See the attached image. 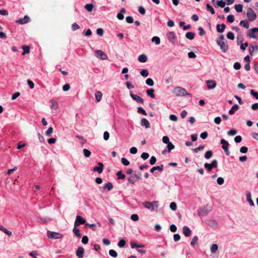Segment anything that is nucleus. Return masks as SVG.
Masks as SVG:
<instances>
[{"label":"nucleus","mask_w":258,"mask_h":258,"mask_svg":"<svg viewBox=\"0 0 258 258\" xmlns=\"http://www.w3.org/2000/svg\"><path fill=\"white\" fill-rule=\"evenodd\" d=\"M198 240V237L197 236H195L192 239L190 242V245L192 247H194L196 244Z\"/></svg>","instance_id":"obj_42"},{"label":"nucleus","mask_w":258,"mask_h":258,"mask_svg":"<svg viewBox=\"0 0 258 258\" xmlns=\"http://www.w3.org/2000/svg\"><path fill=\"white\" fill-rule=\"evenodd\" d=\"M163 168H164V166L163 164H161L160 166L153 167L150 169V172L153 173L155 170H158V171L161 172L163 171Z\"/></svg>","instance_id":"obj_22"},{"label":"nucleus","mask_w":258,"mask_h":258,"mask_svg":"<svg viewBox=\"0 0 258 258\" xmlns=\"http://www.w3.org/2000/svg\"><path fill=\"white\" fill-rule=\"evenodd\" d=\"M234 9L235 11L238 13L242 12L243 6L241 4L236 5L234 6Z\"/></svg>","instance_id":"obj_38"},{"label":"nucleus","mask_w":258,"mask_h":258,"mask_svg":"<svg viewBox=\"0 0 258 258\" xmlns=\"http://www.w3.org/2000/svg\"><path fill=\"white\" fill-rule=\"evenodd\" d=\"M98 166H95L93 168V171H97L98 173L100 174L102 172L103 170L104 165L103 164L99 162L98 163Z\"/></svg>","instance_id":"obj_16"},{"label":"nucleus","mask_w":258,"mask_h":258,"mask_svg":"<svg viewBox=\"0 0 258 258\" xmlns=\"http://www.w3.org/2000/svg\"><path fill=\"white\" fill-rule=\"evenodd\" d=\"M146 84L149 86H153L154 84V83L151 78H148L146 80Z\"/></svg>","instance_id":"obj_45"},{"label":"nucleus","mask_w":258,"mask_h":258,"mask_svg":"<svg viewBox=\"0 0 258 258\" xmlns=\"http://www.w3.org/2000/svg\"><path fill=\"white\" fill-rule=\"evenodd\" d=\"M93 8V5L92 4H86L85 6V9L88 12H91Z\"/></svg>","instance_id":"obj_50"},{"label":"nucleus","mask_w":258,"mask_h":258,"mask_svg":"<svg viewBox=\"0 0 258 258\" xmlns=\"http://www.w3.org/2000/svg\"><path fill=\"white\" fill-rule=\"evenodd\" d=\"M206 8L207 10L210 11L212 14H214L215 13L214 8L209 4H207L206 5Z\"/></svg>","instance_id":"obj_43"},{"label":"nucleus","mask_w":258,"mask_h":258,"mask_svg":"<svg viewBox=\"0 0 258 258\" xmlns=\"http://www.w3.org/2000/svg\"><path fill=\"white\" fill-rule=\"evenodd\" d=\"M121 161L122 164L124 166H128L130 164V162L125 158L122 157L121 159Z\"/></svg>","instance_id":"obj_54"},{"label":"nucleus","mask_w":258,"mask_h":258,"mask_svg":"<svg viewBox=\"0 0 258 258\" xmlns=\"http://www.w3.org/2000/svg\"><path fill=\"white\" fill-rule=\"evenodd\" d=\"M154 92V90L153 89H150L146 91L147 95L150 96L152 98H154L155 97Z\"/></svg>","instance_id":"obj_33"},{"label":"nucleus","mask_w":258,"mask_h":258,"mask_svg":"<svg viewBox=\"0 0 258 258\" xmlns=\"http://www.w3.org/2000/svg\"><path fill=\"white\" fill-rule=\"evenodd\" d=\"M138 60L141 62H145L147 60V56L145 54H141L139 55Z\"/></svg>","instance_id":"obj_32"},{"label":"nucleus","mask_w":258,"mask_h":258,"mask_svg":"<svg viewBox=\"0 0 258 258\" xmlns=\"http://www.w3.org/2000/svg\"><path fill=\"white\" fill-rule=\"evenodd\" d=\"M247 17L250 21H254L256 18V15L252 8H248L247 10Z\"/></svg>","instance_id":"obj_6"},{"label":"nucleus","mask_w":258,"mask_h":258,"mask_svg":"<svg viewBox=\"0 0 258 258\" xmlns=\"http://www.w3.org/2000/svg\"><path fill=\"white\" fill-rule=\"evenodd\" d=\"M47 236L48 238L60 239L63 237L61 233L51 231H47Z\"/></svg>","instance_id":"obj_4"},{"label":"nucleus","mask_w":258,"mask_h":258,"mask_svg":"<svg viewBox=\"0 0 258 258\" xmlns=\"http://www.w3.org/2000/svg\"><path fill=\"white\" fill-rule=\"evenodd\" d=\"M84 252L85 250L83 247H78L76 250V255L78 258H83Z\"/></svg>","instance_id":"obj_15"},{"label":"nucleus","mask_w":258,"mask_h":258,"mask_svg":"<svg viewBox=\"0 0 258 258\" xmlns=\"http://www.w3.org/2000/svg\"><path fill=\"white\" fill-rule=\"evenodd\" d=\"M51 108L54 110H56L58 108V103L57 101L55 100H51Z\"/></svg>","instance_id":"obj_30"},{"label":"nucleus","mask_w":258,"mask_h":258,"mask_svg":"<svg viewBox=\"0 0 258 258\" xmlns=\"http://www.w3.org/2000/svg\"><path fill=\"white\" fill-rule=\"evenodd\" d=\"M195 37V34L192 32H188L185 34V37L190 40L194 39Z\"/></svg>","instance_id":"obj_26"},{"label":"nucleus","mask_w":258,"mask_h":258,"mask_svg":"<svg viewBox=\"0 0 258 258\" xmlns=\"http://www.w3.org/2000/svg\"><path fill=\"white\" fill-rule=\"evenodd\" d=\"M141 125L142 126H145L146 128L150 127L149 122L148 121V120L147 119H146L145 118H143L142 119Z\"/></svg>","instance_id":"obj_25"},{"label":"nucleus","mask_w":258,"mask_h":258,"mask_svg":"<svg viewBox=\"0 0 258 258\" xmlns=\"http://www.w3.org/2000/svg\"><path fill=\"white\" fill-rule=\"evenodd\" d=\"M168 40L172 43L174 44L175 42V33L174 32H169L167 34Z\"/></svg>","instance_id":"obj_13"},{"label":"nucleus","mask_w":258,"mask_h":258,"mask_svg":"<svg viewBox=\"0 0 258 258\" xmlns=\"http://www.w3.org/2000/svg\"><path fill=\"white\" fill-rule=\"evenodd\" d=\"M220 143L222 145V148L224 150L225 154L227 156L230 155V151L229 150L228 147L229 146V143L228 141L225 140V139H221L220 141Z\"/></svg>","instance_id":"obj_5"},{"label":"nucleus","mask_w":258,"mask_h":258,"mask_svg":"<svg viewBox=\"0 0 258 258\" xmlns=\"http://www.w3.org/2000/svg\"><path fill=\"white\" fill-rule=\"evenodd\" d=\"M217 43L220 46L221 49L223 52H226L228 50V46L224 41L217 40Z\"/></svg>","instance_id":"obj_11"},{"label":"nucleus","mask_w":258,"mask_h":258,"mask_svg":"<svg viewBox=\"0 0 258 258\" xmlns=\"http://www.w3.org/2000/svg\"><path fill=\"white\" fill-rule=\"evenodd\" d=\"M103 188L107 189L108 191H110L113 188V185L111 182H108L104 184Z\"/></svg>","instance_id":"obj_29"},{"label":"nucleus","mask_w":258,"mask_h":258,"mask_svg":"<svg viewBox=\"0 0 258 258\" xmlns=\"http://www.w3.org/2000/svg\"><path fill=\"white\" fill-rule=\"evenodd\" d=\"M183 234L186 237H189L191 234V231L190 228L187 226H184L182 227Z\"/></svg>","instance_id":"obj_17"},{"label":"nucleus","mask_w":258,"mask_h":258,"mask_svg":"<svg viewBox=\"0 0 258 258\" xmlns=\"http://www.w3.org/2000/svg\"><path fill=\"white\" fill-rule=\"evenodd\" d=\"M237 131L235 129H231L227 132V134L229 136H233L237 134Z\"/></svg>","instance_id":"obj_48"},{"label":"nucleus","mask_w":258,"mask_h":258,"mask_svg":"<svg viewBox=\"0 0 258 258\" xmlns=\"http://www.w3.org/2000/svg\"><path fill=\"white\" fill-rule=\"evenodd\" d=\"M86 223V220L81 216H77L76 217V221L74 223V226L78 227L80 224H85Z\"/></svg>","instance_id":"obj_10"},{"label":"nucleus","mask_w":258,"mask_h":258,"mask_svg":"<svg viewBox=\"0 0 258 258\" xmlns=\"http://www.w3.org/2000/svg\"><path fill=\"white\" fill-rule=\"evenodd\" d=\"M207 224L213 229H216L218 227V223L215 220H209L207 221Z\"/></svg>","instance_id":"obj_19"},{"label":"nucleus","mask_w":258,"mask_h":258,"mask_svg":"<svg viewBox=\"0 0 258 258\" xmlns=\"http://www.w3.org/2000/svg\"><path fill=\"white\" fill-rule=\"evenodd\" d=\"M149 157V154L148 153L144 152L142 154L141 157L143 160H146Z\"/></svg>","instance_id":"obj_61"},{"label":"nucleus","mask_w":258,"mask_h":258,"mask_svg":"<svg viewBox=\"0 0 258 258\" xmlns=\"http://www.w3.org/2000/svg\"><path fill=\"white\" fill-rule=\"evenodd\" d=\"M53 132V128L52 127H49L48 129L45 132V135L46 136H50Z\"/></svg>","instance_id":"obj_57"},{"label":"nucleus","mask_w":258,"mask_h":258,"mask_svg":"<svg viewBox=\"0 0 258 258\" xmlns=\"http://www.w3.org/2000/svg\"><path fill=\"white\" fill-rule=\"evenodd\" d=\"M227 37L228 39L233 40L235 38L234 34L232 32H229L227 34Z\"/></svg>","instance_id":"obj_51"},{"label":"nucleus","mask_w":258,"mask_h":258,"mask_svg":"<svg viewBox=\"0 0 258 258\" xmlns=\"http://www.w3.org/2000/svg\"><path fill=\"white\" fill-rule=\"evenodd\" d=\"M234 16L233 15H229L227 17V20L230 23H233L234 21Z\"/></svg>","instance_id":"obj_55"},{"label":"nucleus","mask_w":258,"mask_h":258,"mask_svg":"<svg viewBox=\"0 0 258 258\" xmlns=\"http://www.w3.org/2000/svg\"><path fill=\"white\" fill-rule=\"evenodd\" d=\"M83 153L86 157H89L91 155V152L87 149L83 150Z\"/></svg>","instance_id":"obj_58"},{"label":"nucleus","mask_w":258,"mask_h":258,"mask_svg":"<svg viewBox=\"0 0 258 258\" xmlns=\"http://www.w3.org/2000/svg\"><path fill=\"white\" fill-rule=\"evenodd\" d=\"M239 106L237 104H234L231 109L229 110V114L232 115L234 113L235 111L239 109Z\"/></svg>","instance_id":"obj_24"},{"label":"nucleus","mask_w":258,"mask_h":258,"mask_svg":"<svg viewBox=\"0 0 258 258\" xmlns=\"http://www.w3.org/2000/svg\"><path fill=\"white\" fill-rule=\"evenodd\" d=\"M249 53L251 55L253 54V52L254 51H258V46L257 45H251L248 48Z\"/></svg>","instance_id":"obj_21"},{"label":"nucleus","mask_w":258,"mask_h":258,"mask_svg":"<svg viewBox=\"0 0 258 258\" xmlns=\"http://www.w3.org/2000/svg\"><path fill=\"white\" fill-rule=\"evenodd\" d=\"M151 40L152 42H154L156 43V44H159L160 43V39L159 37L157 36H154L152 37Z\"/></svg>","instance_id":"obj_49"},{"label":"nucleus","mask_w":258,"mask_h":258,"mask_svg":"<svg viewBox=\"0 0 258 258\" xmlns=\"http://www.w3.org/2000/svg\"><path fill=\"white\" fill-rule=\"evenodd\" d=\"M217 5L221 7V8H224L225 6V3L222 1V0H221V1H218L217 2Z\"/></svg>","instance_id":"obj_64"},{"label":"nucleus","mask_w":258,"mask_h":258,"mask_svg":"<svg viewBox=\"0 0 258 258\" xmlns=\"http://www.w3.org/2000/svg\"><path fill=\"white\" fill-rule=\"evenodd\" d=\"M204 167L206 168L209 172H210L213 168L211 164L208 163H205Z\"/></svg>","instance_id":"obj_52"},{"label":"nucleus","mask_w":258,"mask_h":258,"mask_svg":"<svg viewBox=\"0 0 258 258\" xmlns=\"http://www.w3.org/2000/svg\"><path fill=\"white\" fill-rule=\"evenodd\" d=\"M240 25L245 28L247 29L249 28V22L246 20L241 21Z\"/></svg>","instance_id":"obj_36"},{"label":"nucleus","mask_w":258,"mask_h":258,"mask_svg":"<svg viewBox=\"0 0 258 258\" xmlns=\"http://www.w3.org/2000/svg\"><path fill=\"white\" fill-rule=\"evenodd\" d=\"M130 96L131 98L134 100L137 101L138 103L143 104L144 103V100L140 96L134 94L132 92H130Z\"/></svg>","instance_id":"obj_14"},{"label":"nucleus","mask_w":258,"mask_h":258,"mask_svg":"<svg viewBox=\"0 0 258 258\" xmlns=\"http://www.w3.org/2000/svg\"><path fill=\"white\" fill-rule=\"evenodd\" d=\"M125 244V241L123 239H121L118 243V246L120 247H123Z\"/></svg>","instance_id":"obj_62"},{"label":"nucleus","mask_w":258,"mask_h":258,"mask_svg":"<svg viewBox=\"0 0 258 258\" xmlns=\"http://www.w3.org/2000/svg\"><path fill=\"white\" fill-rule=\"evenodd\" d=\"M0 230L7 234L9 236H11L12 235L11 231L7 230L4 227L0 225Z\"/></svg>","instance_id":"obj_31"},{"label":"nucleus","mask_w":258,"mask_h":258,"mask_svg":"<svg viewBox=\"0 0 258 258\" xmlns=\"http://www.w3.org/2000/svg\"><path fill=\"white\" fill-rule=\"evenodd\" d=\"M127 180L128 183H127V185H128L129 183L134 184L136 181V178L134 175H131L127 178Z\"/></svg>","instance_id":"obj_35"},{"label":"nucleus","mask_w":258,"mask_h":258,"mask_svg":"<svg viewBox=\"0 0 258 258\" xmlns=\"http://www.w3.org/2000/svg\"><path fill=\"white\" fill-rule=\"evenodd\" d=\"M226 26L224 24H222L221 25L218 24L217 25L216 28L217 32L219 33H222L224 32Z\"/></svg>","instance_id":"obj_23"},{"label":"nucleus","mask_w":258,"mask_h":258,"mask_svg":"<svg viewBox=\"0 0 258 258\" xmlns=\"http://www.w3.org/2000/svg\"><path fill=\"white\" fill-rule=\"evenodd\" d=\"M256 32L258 33V27L249 29L247 31V35L250 38H256L257 36L256 34Z\"/></svg>","instance_id":"obj_8"},{"label":"nucleus","mask_w":258,"mask_h":258,"mask_svg":"<svg viewBox=\"0 0 258 258\" xmlns=\"http://www.w3.org/2000/svg\"><path fill=\"white\" fill-rule=\"evenodd\" d=\"M95 56L101 60H106L107 59V55L101 50H96L95 52Z\"/></svg>","instance_id":"obj_9"},{"label":"nucleus","mask_w":258,"mask_h":258,"mask_svg":"<svg viewBox=\"0 0 258 258\" xmlns=\"http://www.w3.org/2000/svg\"><path fill=\"white\" fill-rule=\"evenodd\" d=\"M30 21V18L28 16H25L22 18H20L16 20V23L18 24H25L28 23Z\"/></svg>","instance_id":"obj_12"},{"label":"nucleus","mask_w":258,"mask_h":258,"mask_svg":"<svg viewBox=\"0 0 258 258\" xmlns=\"http://www.w3.org/2000/svg\"><path fill=\"white\" fill-rule=\"evenodd\" d=\"M167 147L168 149V152L170 153L172 150L174 149L175 146L171 142H170L167 145Z\"/></svg>","instance_id":"obj_47"},{"label":"nucleus","mask_w":258,"mask_h":258,"mask_svg":"<svg viewBox=\"0 0 258 258\" xmlns=\"http://www.w3.org/2000/svg\"><path fill=\"white\" fill-rule=\"evenodd\" d=\"M140 74L144 77H147L149 75V72L147 69H143L140 72Z\"/></svg>","instance_id":"obj_44"},{"label":"nucleus","mask_w":258,"mask_h":258,"mask_svg":"<svg viewBox=\"0 0 258 258\" xmlns=\"http://www.w3.org/2000/svg\"><path fill=\"white\" fill-rule=\"evenodd\" d=\"M218 249V245L216 244H213L210 248L211 252L212 253H215Z\"/></svg>","instance_id":"obj_39"},{"label":"nucleus","mask_w":258,"mask_h":258,"mask_svg":"<svg viewBox=\"0 0 258 258\" xmlns=\"http://www.w3.org/2000/svg\"><path fill=\"white\" fill-rule=\"evenodd\" d=\"M116 175L118 179H124L125 177V175L122 173V171L120 170L116 173Z\"/></svg>","instance_id":"obj_37"},{"label":"nucleus","mask_w":258,"mask_h":258,"mask_svg":"<svg viewBox=\"0 0 258 258\" xmlns=\"http://www.w3.org/2000/svg\"><path fill=\"white\" fill-rule=\"evenodd\" d=\"M173 94L177 97L179 96H191V95L188 93L186 90L181 87H175L173 89Z\"/></svg>","instance_id":"obj_1"},{"label":"nucleus","mask_w":258,"mask_h":258,"mask_svg":"<svg viewBox=\"0 0 258 258\" xmlns=\"http://www.w3.org/2000/svg\"><path fill=\"white\" fill-rule=\"evenodd\" d=\"M204 146L203 145H200L197 148L194 149L192 150L194 152L197 153L198 151L202 150L204 148Z\"/></svg>","instance_id":"obj_56"},{"label":"nucleus","mask_w":258,"mask_h":258,"mask_svg":"<svg viewBox=\"0 0 258 258\" xmlns=\"http://www.w3.org/2000/svg\"><path fill=\"white\" fill-rule=\"evenodd\" d=\"M246 200L247 202L249 203V205L251 206H253L254 205V202L251 199V194L249 191H246Z\"/></svg>","instance_id":"obj_20"},{"label":"nucleus","mask_w":258,"mask_h":258,"mask_svg":"<svg viewBox=\"0 0 258 258\" xmlns=\"http://www.w3.org/2000/svg\"><path fill=\"white\" fill-rule=\"evenodd\" d=\"M213 156V152L211 150L207 151L204 155V157L207 159H210Z\"/></svg>","instance_id":"obj_41"},{"label":"nucleus","mask_w":258,"mask_h":258,"mask_svg":"<svg viewBox=\"0 0 258 258\" xmlns=\"http://www.w3.org/2000/svg\"><path fill=\"white\" fill-rule=\"evenodd\" d=\"M250 94L254 97H255L256 99H258V92H255L254 90H251Z\"/></svg>","instance_id":"obj_63"},{"label":"nucleus","mask_w":258,"mask_h":258,"mask_svg":"<svg viewBox=\"0 0 258 258\" xmlns=\"http://www.w3.org/2000/svg\"><path fill=\"white\" fill-rule=\"evenodd\" d=\"M80 29V26L76 23H74L72 25V29L73 31H76Z\"/></svg>","instance_id":"obj_59"},{"label":"nucleus","mask_w":258,"mask_h":258,"mask_svg":"<svg viewBox=\"0 0 258 258\" xmlns=\"http://www.w3.org/2000/svg\"><path fill=\"white\" fill-rule=\"evenodd\" d=\"M138 112L141 114L146 115L147 112L142 107H139L138 108Z\"/></svg>","instance_id":"obj_53"},{"label":"nucleus","mask_w":258,"mask_h":258,"mask_svg":"<svg viewBox=\"0 0 258 258\" xmlns=\"http://www.w3.org/2000/svg\"><path fill=\"white\" fill-rule=\"evenodd\" d=\"M211 211L210 209L208 208V206H204L198 210V215L201 216L207 215Z\"/></svg>","instance_id":"obj_7"},{"label":"nucleus","mask_w":258,"mask_h":258,"mask_svg":"<svg viewBox=\"0 0 258 258\" xmlns=\"http://www.w3.org/2000/svg\"><path fill=\"white\" fill-rule=\"evenodd\" d=\"M77 227L74 226L73 231L77 237H80L81 236L80 230Z\"/></svg>","instance_id":"obj_40"},{"label":"nucleus","mask_w":258,"mask_h":258,"mask_svg":"<svg viewBox=\"0 0 258 258\" xmlns=\"http://www.w3.org/2000/svg\"><path fill=\"white\" fill-rule=\"evenodd\" d=\"M130 244L132 248H136L137 250L140 253L143 254L146 253V251L145 250L140 249V248L144 247L145 246V244L138 245L137 244V242L136 241L131 242Z\"/></svg>","instance_id":"obj_3"},{"label":"nucleus","mask_w":258,"mask_h":258,"mask_svg":"<svg viewBox=\"0 0 258 258\" xmlns=\"http://www.w3.org/2000/svg\"><path fill=\"white\" fill-rule=\"evenodd\" d=\"M109 255L113 257H116L117 256V253L116 251L113 249H110L109 251Z\"/></svg>","instance_id":"obj_46"},{"label":"nucleus","mask_w":258,"mask_h":258,"mask_svg":"<svg viewBox=\"0 0 258 258\" xmlns=\"http://www.w3.org/2000/svg\"><path fill=\"white\" fill-rule=\"evenodd\" d=\"M207 88L209 89H214L216 86V83L214 80H208L207 81Z\"/></svg>","instance_id":"obj_18"},{"label":"nucleus","mask_w":258,"mask_h":258,"mask_svg":"<svg viewBox=\"0 0 258 258\" xmlns=\"http://www.w3.org/2000/svg\"><path fill=\"white\" fill-rule=\"evenodd\" d=\"M103 29L102 28H98L96 30V33L100 36H102L103 35Z\"/></svg>","instance_id":"obj_60"},{"label":"nucleus","mask_w":258,"mask_h":258,"mask_svg":"<svg viewBox=\"0 0 258 258\" xmlns=\"http://www.w3.org/2000/svg\"><path fill=\"white\" fill-rule=\"evenodd\" d=\"M96 100L97 102L101 101L102 97V94L100 91H97L95 94Z\"/></svg>","instance_id":"obj_27"},{"label":"nucleus","mask_w":258,"mask_h":258,"mask_svg":"<svg viewBox=\"0 0 258 258\" xmlns=\"http://www.w3.org/2000/svg\"><path fill=\"white\" fill-rule=\"evenodd\" d=\"M22 49H23V51L22 53L23 55L30 52V47L29 46L24 45L22 47Z\"/></svg>","instance_id":"obj_34"},{"label":"nucleus","mask_w":258,"mask_h":258,"mask_svg":"<svg viewBox=\"0 0 258 258\" xmlns=\"http://www.w3.org/2000/svg\"><path fill=\"white\" fill-rule=\"evenodd\" d=\"M125 12H126V10L124 8L121 9L120 13H118L117 15V18L119 20H123L124 18V16L122 14V13H125Z\"/></svg>","instance_id":"obj_28"},{"label":"nucleus","mask_w":258,"mask_h":258,"mask_svg":"<svg viewBox=\"0 0 258 258\" xmlns=\"http://www.w3.org/2000/svg\"><path fill=\"white\" fill-rule=\"evenodd\" d=\"M143 206L150 210L151 212L154 211L155 209H157L159 206L158 201L150 202H145L143 203Z\"/></svg>","instance_id":"obj_2"}]
</instances>
